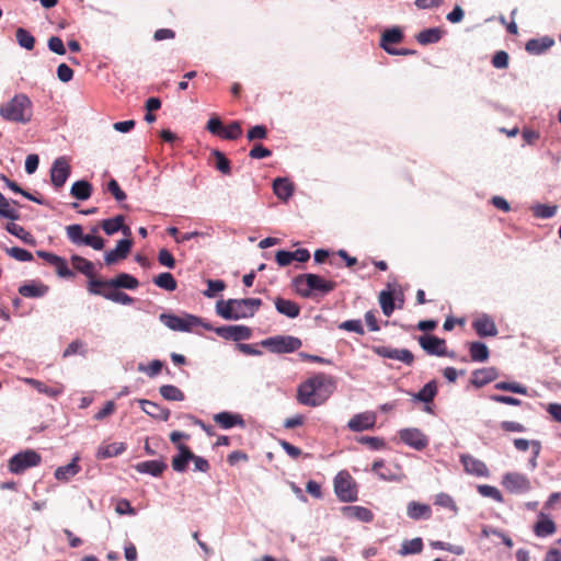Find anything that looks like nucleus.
<instances>
[{"instance_id":"1","label":"nucleus","mask_w":561,"mask_h":561,"mask_svg":"<svg viewBox=\"0 0 561 561\" xmlns=\"http://www.w3.org/2000/svg\"><path fill=\"white\" fill-rule=\"evenodd\" d=\"M333 389V378L319 373L298 386L297 401L302 405L319 407L329 399Z\"/></svg>"},{"instance_id":"2","label":"nucleus","mask_w":561,"mask_h":561,"mask_svg":"<svg viewBox=\"0 0 561 561\" xmlns=\"http://www.w3.org/2000/svg\"><path fill=\"white\" fill-rule=\"evenodd\" d=\"M262 306L260 298L219 300L216 312L226 320H240L253 317Z\"/></svg>"},{"instance_id":"3","label":"nucleus","mask_w":561,"mask_h":561,"mask_svg":"<svg viewBox=\"0 0 561 561\" xmlns=\"http://www.w3.org/2000/svg\"><path fill=\"white\" fill-rule=\"evenodd\" d=\"M0 116L11 123L28 124L33 119V102L24 93H18L0 105Z\"/></svg>"},{"instance_id":"4","label":"nucleus","mask_w":561,"mask_h":561,"mask_svg":"<svg viewBox=\"0 0 561 561\" xmlns=\"http://www.w3.org/2000/svg\"><path fill=\"white\" fill-rule=\"evenodd\" d=\"M293 286L296 293L304 297L309 298L314 294L320 293L327 295L336 288V283L327 280L317 274H300L293 279Z\"/></svg>"},{"instance_id":"5","label":"nucleus","mask_w":561,"mask_h":561,"mask_svg":"<svg viewBox=\"0 0 561 561\" xmlns=\"http://www.w3.org/2000/svg\"><path fill=\"white\" fill-rule=\"evenodd\" d=\"M261 345L272 353L283 354L293 353L299 350L302 345L300 339L291 335H276L265 339Z\"/></svg>"},{"instance_id":"6","label":"nucleus","mask_w":561,"mask_h":561,"mask_svg":"<svg viewBox=\"0 0 561 561\" xmlns=\"http://www.w3.org/2000/svg\"><path fill=\"white\" fill-rule=\"evenodd\" d=\"M334 491L342 502L357 500V486L353 477L345 470L340 471L334 478Z\"/></svg>"},{"instance_id":"7","label":"nucleus","mask_w":561,"mask_h":561,"mask_svg":"<svg viewBox=\"0 0 561 561\" xmlns=\"http://www.w3.org/2000/svg\"><path fill=\"white\" fill-rule=\"evenodd\" d=\"M42 457L33 449L21 451L10 458L8 468L12 473L21 474L25 470L36 467L41 463Z\"/></svg>"},{"instance_id":"8","label":"nucleus","mask_w":561,"mask_h":561,"mask_svg":"<svg viewBox=\"0 0 561 561\" xmlns=\"http://www.w3.org/2000/svg\"><path fill=\"white\" fill-rule=\"evenodd\" d=\"M88 285L94 288H108V289H136L139 286V282L136 277L121 273L116 277L111 279L92 280L88 282Z\"/></svg>"},{"instance_id":"9","label":"nucleus","mask_w":561,"mask_h":561,"mask_svg":"<svg viewBox=\"0 0 561 561\" xmlns=\"http://www.w3.org/2000/svg\"><path fill=\"white\" fill-rule=\"evenodd\" d=\"M159 319L169 329L181 332H188L194 325L201 323V319L193 314H186L184 318H181L171 313H161Z\"/></svg>"},{"instance_id":"10","label":"nucleus","mask_w":561,"mask_h":561,"mask_svg":"<svg viewBox=\"0 0 561 561\" xmlns=\"http://www.w3.org/2000/svg\"><path fill=\"white\" fill-rule=\"evenodd\" d=\"M502 485L510 493L523 494L531 489L529 479L518 472H507L502 479Z\"/></svg>"},{"instance_id":"11","label":"nucleus","mask_w":561,"mask_h":561,"mask_svg":"<svg viewBox=\"0 0 561 561\" xmlns=\"http://www.w3.org/2000/svg\"><path fill=\"white\" fill-rule=\"evenodd\" d=\"M417 341L420 346L428 355L454 357V353L447 352L446 341L444 339L436 335L424 334L421 335Z\"/></svg>"},{"instance_id":"12","label":"nucleus","mask_w":561,"mask_h":561,"mask_svg":"<svg viewBox=\"0 0 561 561\" xmlns=\"http://www.w3.org/2000/svg\"><path fill=\"white\" fill-rule=\"evenodd\" d=\"M70 172L71 167L66 157H59L54 161L50 169V181L55 188L59 190L65 185Z\"/></svg>"},{"instance_id":"13","label":"nucleus","mask_w":561,"mask_h":561,"mask_svg":"<svg viewBox=\"0 0 561 561\" xmlns=\"http://www.w3.org/2000/svg\"><path fill=\"white\" fill-rule=\"evenodd\" d=\"M214 332L225 339L234 342L249 340L252 336V330L247 325H222L214 329Z\"/></svg>"},{"instance_id":"14","label":"nucleus","mask_w":561,"mask_h":561,"mask_svg":"<svg viewBox=\"0 0 561 561\" xmlns=\"http://www.w3.org/2000/svg\"><path fill=\"white\" fill-rule=\"evenodd\" d=\"M374 352L380 357L396 359L404 363L408 366H411L414 362V355L407 348H393L390 346L380 345L374 347Z\"/></svg>"},{"instance_id":"15","label":"nucleus","mask_w":561,"mask_h":561,"mask_svg":"<svg viewBox=\"0 0 561 561\" xmlns=\"http://www.w3.org/2000/svg\"><path fill=\"white\" fill-rule=\"evenodd\" d=\"M400 439L408 446L422 450L427 447L428 439L419 428H403L399 432Z\"/></svg>"},{"instance_id":"16","label":"nucleus","mask_w":561,"mask_h":561,"mask_svg":"<svg viewBox=\"0 0 561 561\" xmlns=\"http://www.w3.org/2000/svg\"><path fill=\"white\" fill-rule=\"evenodd\" d=\"M88 291L91 295L102 296L107 300L122 305H131L134 301V299L130 296L117 289L94 288L88 285Z\"/></svg>"},{"instance_id":"17","label":"nucleus","mask_w":561,"mask_h":561,"mask_svg":"<svg viewBox=\"0 0 561 561\" xmlns=\"http://www.w3.org/2000/svg\"><path fill=\"white\" fill-rule=\"evenodd\" d=\"M133 245V241L130 239H122L117 242L114 250H111L105 253L104 261L106 265H113L121 260H124L128 256L130 249Z\"/></svg>"},{"instance_id":"18","label":"nucleus","mask_w":561,"mask_h":561,"mask_svg":"<svg viewBox=\"0 0 561 561\" xmlns=\"http://www.w3.org/2000/svg\"><path fill=\"white\" fill-rule=\"evenodd\" d=\"M376 424V415L371 412H364L354 415L348 421V428L353 432H362L365 430H371L374 428Z\"/></svg>"},{"instance_id":"19","label":"nucleus","mask_w":561,"mask_h":561,"mask_svg":"<svg viewBox=\"0 0 561 561\" xmlns=\"http://www.w3.org/2000/svg\"><path fill=\"white\" fill-rule=\"evenodd\" d=\"M460 461L463 465L465 471L467 473L477 476V477H488L489 476V469L486 465L470 456V455H462L460 457Z\"/></svg>"},{"instance_id":"20","label":"nucleus","mask_w":561,"mask_h":561,"mask_svg":"<svg viewBox=\"0 0 561 561\" xmlns=\"http://www.w3.org/2000/svg\"><path fill=\"white\" fill-rule=\"evenodd\" d=\"M176 448L179 454L172 458L171 465L174 471L184 472L191 459L194 458V453L185 444H179Z\"/></svg>"},{"instance_id":"21","label":"nucleus","mask_w":561,"mask_h":561,"mask_svg":"<svg viewBox=\"0 0 561 561\" xmlns=\"http://www.w3.org/2000/svg\"><path fill=\"white\" fill-rule=\"evenodd\" d=\"M472 328L481 337L495 336L497 334V328L494 321L486 314H483L473 320Z\"/></svg>"},{"instance_id":"22","label":"nucleus","mask_w":561,"mask_h":561,"mask_svg":"<svg viewBox=\"0 0 561 561\" xmlns=\"http://www.w3.org/2000/svg\"><path fill=\"white\" fill-rule=\"evenodd\" d=\"M214 422L224 430L234 426H244V420L240 414H233L226 411L215 414Z\"/></svg>"},{"instance_id":"23","label":"nucleus","mask_w":561,"mask_h":561,"mask_svg":"<svg viewBox=\"0 0 561 561\" xmlns=\"http://www.w3.org/2000/svg\"><path fill=\"white\" fill-rule=\"evenodd\" d=\"M497 376V370L494 367L476 369L472 373L471 383L477 388H481L486 383L495 380Z\"/></svg>"},{"instance_id":"24","label":"nucleus","mask_w":561,"mask_h":561,"mask_svg":"<svg viewBox=\"0 0 561 561\" xmlns=\"http://www.w3.org/2000/svg\"><path fill=\"white\" fill-rule=\"evenodd\" d=\"M101 227L104 232L108 236L114 234L118 230H122L125 236H130V228L124 226V216L117 215L114 218L104 219L101 221Z\"/></svg>"},{"instance_id":"25","label":"nucleus","mask_w":561,"mask_h":561,"mask_svg":"<svg viewBox=\"0 0 561 561\" xmlns=\"http://www.w3.org/2000/svg\"><path fill=\"white\" fill-rule=\"evenodd\" d=\"M403 41V33L399 27L386 30L380 38V47L383 48L389 55L396 48L391 44H399Z\"/></svg>"},{"instance_id":"26","label":"nucleus","mask_w":561,"mask_h":561,"mask_svg":"<svg viewBox=\"0 0 561 561\" xmlns=\"http://www.w3.org/2000/svg\"><path fill=\"white\" fill-rule=\"evenodd\" d=\"M71 264L76 271L85 275L89 278V282L99 280L98 278H95L94 264L91 261L80 255L73 254L71 256Z\"/></svg>"},{"instance_id":"27","label":"nucleus","mask_w":561,"mask_h":561,"mask_svg":"<svg viewBox=\"0 0 561 561\" xmlns=\"http://www.w3.org/2000/svg\"><path fill=\"white\" fill-rule=\"evenodd\" d=\"M127 446L125 443H103L100 445L96 451L98 459H107L116 457L126 450Z\"/></svg>"},{"instance_id":"28","label":"nucleus","mask_w":561,"mask_h":561,"mask_svg":"<svg viewBox=\"0 0 561 561\" xmlns=\"http://www.w3.org/2000/svg\"><path fill=\"white\" fill-rule=\"evenodd\" d=\"M138 403L141 410L148 415L156 419H162L164 421L169 419L170 411L168 409H163L159 404L146 399H139Z\"/></svg>"},{"instance_id":"29","label":"nucleus","mask_w":561,"mask_h":561,"mask_svg":"<svg viewBox=\"0 0 561 561\" xmlns=\"http://www.w3.org/2000/svg\"><path fill=\"white\" fill-rule=\"evenodd\" d=\"M167 463L161 460H147L136 465V470L140 473H148L153 477H160L167 469Z\"/></svg>"},{"instance_id":"30","label":"nucleus","mask_w":561,"mask_h":561,"mask_svg":"<svg viewBox=\"0 0 561 561\" xmlns=\"http://www.w3.org/2000/svg\"><path fill=\"white\" fill-rule=\"evenodd\" d=\"M557 526L556 523L546 516L545 514L539 515L538 522L534 526V531L538 537H547L551 536L556 533Z\"/></svg>"},{"instance_id":"31","label":"nucleus","mask_w":561,"mask_h":561,"mask_svg":"<svg viewBox=\"0 0 561 561\" xmlns=\"http://www.w3.org/2000/svg\"><path fill=\"white\" fill-rule=\"evenodd\" d=\"M275 308L279 313L288 318H297L300 313V307L298 304L280 297L275 299Z\"/></svg>"},{"instance_id":"32","label":"nucleus","mask_w":561,"mask_h":561,"mask_svg":"<svg viewBox=\"0 0 561 561\" xmlns=\"http://www.w3.org/2000/svg\"><path fill=\"white\" fill-rule=\"evenodd\" d=\"M273 190L278 198L287 201L294 193V185L286 178H277L273 182Z\"/></svg>"},{"instance_id":"33","label":"nucleus","mask_w":561,"mask_h":561,"mask_svg":"<svg viewBox=\"0 0 561 561\" xmlns=\"http://www.w3.org/2000/svg\"><path fill=\"white\" fill-rule=\"evenodd\" d=\"M443 34H444V32L440 28L431 27V28H425V30L421 31L415 36V39L417 41L419 44L425 46V45L438 43L440 41V38L443 37Z\"/></svg>"},{"instance_id":"34","label":"nucleus","mask_w":561,"mask_h":561,"mask_svg":"<svg viewBox=\"0 0 561 561\" xmlns=\"http://www.w3.org/2000/svg\"><path fill=\"white\" fill-rule=\"evenodd\" d=\"M437 391V382L435 380H431L417 393L413 394V401H420L426 404L432 403Z\"/></svg>"},{"instance_id":"35","label":"nucleus","mask_w":561,"mask_h":561,"mask_svg":"<svg viewBox=\"0 0 561 561\" xmlns=\"http://www.w3.org/2000/svg\"><path fill=\"white\" fill-rule=\"evenodd\" d=\"M554 44L550 37L533 38L526 43V50L533 55H539L549 49Z\"/></svg>"},{"instance_id":"36","label":"nucleus","mask_w":561,"mask_h":561,"mask_svg":"<svg viewBox=\"0 0 561 561\" xmlns=\"http://www.w3.org/2000/svg\"><path fill=\"white\" fill-rule=\"evenodd\" d=\"M25 382L32 386L34 389H36L39 393H44L50 398H56L64 391L62 386L50 387L33 378L25 379Z\"/></svg>"},{"instance_id":"37","label":"nucleus","mask_w":561,"mask_h":561,"mask_svg":"<svg viewBox=\"0 0 561 561\" xmlns=\"http://www.w3.org/2000/svg\"><path fill=\"white\" fill-rule=\"evenodd\" d=\"M431 507L426 504H421L414 501L408 504V516L412 519H428L431 517Z\"/></svg>"},{"instance_id":"38","label":"nucleus","mask_w":561,"mask_h":561,"mask_svg":"<svg viewBox=\"0 0 561 561\" xmlns=\"http://www.w3.org/2000/svg\"><path fill=\"white\" fill-rule=\"evenodd\" d=\"M48 287L44 284L28 283L20 286L19 294L26 298H37L44 296Z\"/></svg>"},{"instance_id":"39","label":"nucleus","mask_w":561,"mask_h":561,"mask_svg":"<svg viewBox=\"0 0 561 561\" xmlns=\"http://www.w3.org/2000/svg\"><path fill=\"white\" fill-rule=\"evenodd\" d=\"M79 471H80V467L78 465V457H76L68 465L58 467L55 470V478L59 481H68L71 477L76 476Z\"/></svg>"},{"instance_id":"40","label":"nucleus","mask_w":561,"mask_h":561,"mask_svg":"<svg viewBox=\"0 0 561 561\" xmlns=\"http://www.w3.org/2000/svg\"><path fill=\"white\" fill-rule=\"evenodd\" d=\"M5 230L13 234L14 237L21 239L23 242L30 245H35L36 240L33 237L32 233L26 231L22 226L14 224V222H8L5 225Z\"/></svg>"},{"instance_id":"41","label":"nucleus","mask_w":561,"mask_h":561,"mask_svg":"<svg viewBox=\"0 0 561 561\" xmlns=\"http://www.w3.org/2000/svg\"><path fill=\"white\" fill-rule=\"evenodd\" d=\"M343 512L346 516L365 523L371 522L374 518L371 511L363 506H346Z\"/></svg>"},{"instance_id":"42","label":"nucleus","mask_w":561,"mask_h":561,"mask_svg":"<svg viewBox=\"0 0 561 561\" xmlns=\"http://www.w3.org/2000/svg\"><path fill=\"white\" fill-rule=\"evenodd\" d=\"M70 194L80 201L90 198L92 194V185L88 181H77L72 184Z\"/></svg>"},{"instance_id":"43","label":"nucleus","mask_w":561,"mask_h":561,"mask_svg":"<svg viewBox=\"0 0 561 561\" xmlns=\"http://www.w3.org/2000/svg\"><path fill=\"white\" fill-rule=\"evenodd\" d=\"M470 357L474 362H485L490 352L488 346L482 342H472L469 345Z\"/></svg>"},{"instance_id":"44","label":"nucleus","mask_w":561,"mask_h":561,"mask_svg":"<svg viewBox=\"0 0 561 561\" xmlns=\"http://www.w3.org/2000/svg\"><path fill=\"white\" fill-rule=\"evenodd\" d=\"M154 285L158 287L168 290L174 291L178 288V283L171 273L164 272L160 273L153 278Z\"/></svg>"},{"instance_id":"45","label":"nucleus","mask_w":561,"mask_h":561,"mask_svg":"<svg viewBox=\"0 0 561 561\" xmlns=\"http://www.w3.org/2000/svg\"><path fill=\"white\" fill-rule=\"evenodd\" d=\"M423 550V541L421 538H413L411 540H404L401 545L399 553L401 556L416 554Z\"/></svg>"},{"instance_id":"46","label":"nucleus","mask_w":561,"mask_h":561,"mask_svg":"<svg viewBox=\"0 0 561 561\" xmlns=\"http://www.w3.org/2000/svg\"><path fill=\"white\" fill-rule=\"evenodd\" d=\"M160 394L168 401H183L185 396L178 387L173 385H163L159 389Z\"/></svg>"},{"instance_id":"47","label":"nucleus","mask_w":561,"mask_h":561,"mask_svg":"<svg viewBox=\"0 0 561 561\" xmlns=\"http://www.w3.org/2000/svg\"><path fill=\"white\" fill-rule=\"evenodd\" d=\"M0 217L8 218L10 220H19L20 213L11 206L9 199H7L0 192Z\"/></svg>"},{"instance_id":"48","label":"nucleus","mask_w":561,"mask_h":561,"mask_svg":"<svg viewBox=\"0 0 561 561\" xmlns=\"http://www.w3.org/2000/svg\"><path fill=\"white\" fill-rule=\"evenodd\" d=\"M16 42L27 50H32L35 46V37L25 28L19 27L15 32Z\"/></svg>"},{"instance_id":"49","label":"nucleus","mask_w":561,"mask_h":561,"mask_svg":"<svg viewBox=\"0 0 561 561\" xmlns=\"http://www.w3.org/2000/svg\"><path fill=\"white\" fill-rule=\"evenodd\" d=\"M213 157L215 158V168L225 175L231 174L230 160L219 150H213Z\"/></svg>"},{"instance_id":"50","label":"nucleus","mask_w":561,"mask_h":561,"mask_svg":"<svg viewBox=\"0 0 561 561\" xmlns=\"http://www.w3.org/2000/svg\"><path fill=\"white\" fill-rule=\"evenodd\" d=\"M379 304L385 316L390 317L394 310V300L392 293L381 291L379 295Z\"/></svg>"},{"instance_id":"51","label":"nucleus","mask_w":561,"mask_h":561,"mask_svg":"<svg viewBox=\"0 0 561 561\" xmlns=\"http://www.w3.org/2000/svg\"><path fill=\"white\" fill-rule=\"evenodd\" d=\"M556 205L537 204L531 207L533 215L537 218H551L556 215Z\"/></svg>"},{"instance_id":"52","label":"nucleus","mask_w":561,"mask_h":561,"mask_svg":"<svg viewBox=\"0 0 561 561\" xmlns=\"http://www.w3.org/2000/svg\"><path fill=\"white\" fill-rule=\"evenodd\" d=\"M242 136V128L239 122H232L228 126H224L221 138L228 140H237Z\"/></svg>"},{"instance_id":"53","label":"nucleus","mask_w":561,"mask_h":561,"mask_svg":"<svg viewBox=\"0 0 561 561\" xmlns=\"http://www.w3.org/2000/svg\"><path fill=\"white\" fill-rule=\"evenodd\" d=\"M371 470L382 480L391 481L394 480V474L386 467L382 459L376 460L373 463Z\"/></svg>"},{"instance_id":"54","label":"nucleus","mask_w":561,"mask_h":561,"mask_svg":"<svg viewBox=\"0 0 561 561\" xmlns=\"http://www.w3.org/2000/svg\"><path fill=\"white\" fill-rule=\"evenodd\" d=\"M494 388L502 391H511L518 394H527V388L518 382L500 381L495 383Z\"/></svg>"},{"instance_id":"55","label":"nucleus","mask_w":561,"mask_h":561,"mask_svg":"<svg viewBox=\"0 0 561 561\" xmlns=\"http://www.w3.org/2000/svg\"><path fill=\"white\" fill-rule=\"evenodd\" d=\"M478 492L485 497H491L494 501L502 503L504 502L503 495L499 489L488 484H481L478 486Z\"/></svg>"},{"instance_id":"56","label":"nucleus","mask_w":561,"mask_h":561,"mask_svg":"<svg viewBox=\"0 0 561 561\" xmlns=\"http://www.w3.org/2000/svg\"><path fill=\"white\" fill-rule=\"evenodd\" d=\"M359 444L366 445L371 450H380L386 447L383 438L373 436H360L357 438Z\"/></svg>"},{"instance_id":"57","label":"nucleus","mask_w":561,"mask_h":561,"mask_svg":"<svg viewBox=\"0 0 561 561\" xmlns=\"http://www.w3.org/2000/svg\"><path fill=\"white\" fill-rule=\"evenodd\" d=\"M67 237L75 244H81L83 240V230L82 227L78 224L70 225L66 228Z\"/></svg>"},{"instance_id":"58","label":"nucleus","mask_w":561,"mask_h":561,"mask_svg":"<svg viewBox=\"0 0 561 561\" xmlns=\"http://www.w3.org/2000/svg\"><path fill=\"white\" fill-rule=\"evenodd\" d=\"M7 253L11 257H13L20 262H28V261L33 260V254L30 251L22 249V248L13 247V248L7 249Z\"/></svg>"},{"instance_id":"59","label":"nucleus","mask_w":561,"mask_h":561,"mask_svg":"<svg viewBox=\"0 0 561 561\" xmlns=\"http://www.w3.org/2000/svg\"><path fill=\"white\" fill-rule=\"evenodd\" d=\"M87 353L84 348V343L80 340L72 341L64 351L62 356L69 357L76 354L84 355Z\"/></svg>"},{"instance_id":"60","label":"nucleus","mask_w":561,"mask_h":561,"mask_svg":"<svg viewBox=\"0 0 561 561\" xmlns=\"http://www.w3.org/2000/svg\"><path fill=\"white\" fill-rule=\"evenodd\" d=\"M510 56L505 50H499L492 57V66L496 69H506L508 67Z\"/></svg>"},{"instance_id":"61","label":"nucleus","mask_w":561,"mask_h":561,"mask_svg":"<svg viewBox=\"0 0 561 561\" xmlns=\"http://www.w3.org/2000/svg\"><path fill=\"white\" fill-rule=\"evenodd\" d=\"M434 503H435V505L448 508L450 511H457V505H456L455 501L453 500V497L450 495H448L446 493H438L435 496Z\"/></svg>"},{"instance_id":"62","label":"nucleus","mask_w":561,"mask_h":561,"mask_svg":"<svg viewBox=\"0 0 561 561\" xmlns=\"http://www.w3.org/2000/svg\"><path fill=\"white\" fill-rule=\"evenodd\" d=\"M226 288V284L221 279H208L207 289L204 291L206 297H214L216 293L222 291Z\"/></svg>"},{"instance_id":"63","label":"nucleus","mask_w":561,"mask_h":561,"mask_svg":"<svg viewBox=\"0 0 561 561\" xmlns=\"http://www.w3.org/2000/svg\"><path fill=\"white\" fill-rule=\"evenodd\" d=\"M158 262L165 267L174 268L175 259L172 253L167 249H161L158 253Z\"/></svg>"},{"instance_id":"64","label":"nucleus","mask_w":561,"mask_h":561,"mask_svg":"<svg viewBox=\"0 0 561 561\" xmlns=\"http://www.w3.org/2000/svg\"><path fill=\"white\" fill-rule=\"evenodd\" d=\"M107 192L111 193L117 202L126 199L125 192L121 188L118 182L114 179L107 183Z\"/></svg>"}]
</instances>
